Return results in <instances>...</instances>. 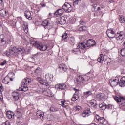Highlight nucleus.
I'll list each match as a JSON object with an SVG mask.
<instances>
[{
    "label": "nucleus",
    "mask_w": 125,
    "mask_h": 125,
    "mask_svg": "<svg viewBox=\"0 0 125 125\" xmlns=\"http://www.w3.org/2000/svg\"><path fill=\"white\" fill-rule=\"evenodd\" d=\"M31 44H32L33 46H35V47L38 48V49L41 51H45V50H46L48 47V46L43 45L40 43L39 42L35 40H32L31 41Z\"/></svg>",
    "instance_id": "1"
},
{
    "label": "nucleus",
    "mask_w": 125,
    "mask_h": 125,
    "mask_svg": "<svg viewBox=\"0 0 125 125\" xmlns=\"http://www.w3.org/2000/svg\"><path fill=\"white\" fill-rule=\"evenodd\" d=\"M9 51L11 55H13V54H15V53H18V54H22V53H24L25 49L23 47H21V48L13 47L11 48V49H10Z\"/></svg>",
    "instance_id": "2"
},
{
    "label": "nucleus",
    "mask_w": 125,
    "mask_h": 125,
    "mask_svg": "<svg viewBox=\"0 0 125 125\" xmlns=\"http://www.w3.org/2000/svg\"><path fill=\"white\" fill-rule=\"evenodd\" d=\"M14 77V73H9L3 79L2 83L6 84H8L9 82H12L13 81V78Z\"/></svg>",
    "instance_id": "3"
},
{
    "label": "nucleus",
    "mask_w": 125,
    "mask_h": 125,
    "mask_svg": "<svg viewBox=\"0 0 125 125\" xmlns=\"http://www.w3.org/2000/svg\"><path fill=\"white\" fill-rule=\"evenodd\" d=\"M7 42H11V40H6V37L4 36L3 35H0V45L1 46H4V47H6V43H7Z\"/></svg>",
    "instance_id": "4"
},
{
    "label": "nucleus",
    "mask_w": 125,
    "mask_h": 125,
    "mask_svg": "<svg viewBox=\"0 0 125 125\" xmlns=\"http://www.w3.org/2000/svg\"><path fill=\"white\" fill-rule=\"evenodd\" d=\"M125 33L124 31H118L115 34V38L118 42H121L125 39Z\"/></svg>",
    "instance_id": "5"
},
{
    "label": "nucleus",
    "mask_w": 125,
    "mask_h": 125,
    "mask_svg": "<svg viewBox=\"0 0 125 125\" xmlns=\"http://www.w3.org/2000/svg\"><path fill=\"white\" fill-rule=\"evenodd\" d=\"M62 9L65 12H71L72 11V6L70 3L68 2H65L62 6Z\"/></svg>",
    "instance_id": "6"
},
{
    "label": "nucleus",
    "mask_w": 125,
    "mask_h": 125,
    "mask_svg": "<svg viewBox=\"0 0 125 125\" xmlns=\"http://www.w3.org/2000/svg\"><path fill=\"white\" fill-rule=\"evenodd\" d=\"M106 34L109 39H113L115 38V36L116 35L115 31H114V29L113 28L108 29L106 32Z\"/></svg>",
    "instance_id": "7"
},
{
    "label": "nucleus",
    "mask_w": 125,
    "mask_h": 125,
    "mask_svg": "<svg viewBox=\"0 0 125 125\" xmlns=\"http://www.w3.org/2000/svg\"><path fill=\"white\" fill-rule=\"evenodd\" d=\"M74 90H75V92L71 99L72 101H76V100H78L80 97V95H79V91H80V90L74 88Z\"/></svg>",
    "instance_id": "8"
},
{
    "label": "nucleus",
    "mask_w": 125,
    "mask_h": 125,
    "mask_svg": "<svg viewBox=\"0 0 125 125\" xmlns=\"http://www.w3.org/2000/svg\"><path fill=\"white\" fill-rule=\"evenodd\" d=\"M42 26H43V27H44V28L47 27L48 29H51V28H52V24L50 23V22H49V21H48V20H46L42 22Z\"/></svg>",
    "instance_id": "9"
},
{
    "label": "nucleus",
    "mask_w": 125,
    "mask_h": 125,
    "mask_svg": "<svg viewBox=\"0 0 125 125\" xmlns=\"http://www.w3.org/2000/svg\"><path fill=\"white\" fill-rule=\"evenodd\" d=\"M86 47H90V46H93V45H95L96 42L93 39H89L85 43Z\"/></svg>",
    "instance_id": "10"
},
{
    "label": "nucleus",
    "mask_w": 125,
    "mask_h": 125,
    "mask_svg": "<svg viewBox=\"0 0 125 125\" xmlns=\"http://www.w3.org/2000/svg\"><path fill=\"white\" fill-rule=\"evenodd\" d=\"M109 83H110L111 86L112 87L113 86H117V85L119 84V77H116L113 80L110 81Z\"/></svg>",
    "instance_id": "11"
},
{
    "label": "nucleus",
    "mask_w": 125,
    "mask_h": 125,
    "mask_svg": "<svg viewBox=\"0 0 125 125\" xmlns=\"http://www.w3.org/2000/svg\"><path fill=\"white\" fill-rule=\"evenodd\" d=\"M66 84L64 83L62 84H57L55 86L56 89H60L61 90H65L66 89Z\"/></svg>",
    "instance_id": "12"
},
{
    "label": "nucleus",
    "mask_w": 125,
    "mask_h": 125,
    "mask_svg": "<svg viewBox=\"0 0 125 125\" xmlns=\"http://www.w3.org/2000/svg\"><path fill=\"white\" fill-rule=\"evenodd\" d=\"M91 115H92V112L89 109H86L82 113V117L86 118V117H89V116Z\"/></svg>",
    "instance_id": "13"
},
{
    "label": "nucleus",
    "mask_w": 125,
    "mask_h": 125,
    "mask_svg": "<svg viewBox=\"0 0 125 125\" xmlns=\"http://www.w3.org/2000/svg\"><path fill=\"white\" fill-rule=\"evenodd\" d=\"M58 22L59 24H60V25H65V24H66V22H67V21L65 17L62 16L58 19Z\"/></svg>",
    "instance_id": "14"
},
{
    "label": "nucleus",
    "mask_w": 125,
    "mask_h": 125,
    "mask_svg": "<svg viewBox=\"0 0 125 125\" xmlns=\"http://www.w3.org/2000/svg\"><path fill=\"white\" fill-rule=\"evenodd\" d=\"M59 69L61 73H65V72L68 70V67L65 64L62 63L59 66Z\"/></svg>",
    "instance_id": "15"
},
{
    "label": "nucleus",
    "mask_w": 125,
    "mask_h": 125,
    "mask_svg": "<svg viewBox=\"0 0 125 125\" xmlns=\"http://www.w3.org/2000/svg\"><path fill=\"white\" fill-rule=\"evenodd\" d=\"M36 116L38 119H40V120H43V117H44V113L43 111L38 110L36 112Z\"/></svg>",
    "instance_id": "16"
},
{
    "label": "nucleus",
    "mask_w": 125,
    "mask_h": 125,
    "mask_svg": "<svg viewBox=\"0 0 125 125\" xmlns=\"http://www.w3.org/2000/svg\"><path fill=\"white\" fill-rule=\"evenodd\" d=\"M19 90H18V91H15L13 92L12 93V95L13 97V99L15 101H17V100H18V99H19V95H20V94H19Z\"/></svg>",
    "instance_id": "17"
},
{
    "label": "nucleus",
    "mask_w": 125,
    "mask_h": 125,
    "mask_svg": "<svg viewBox=\"0 0 125 125\" xmlns=\"http://www.w3.org/2000/svg\"><path fill=\"white\" fill-rule=\"evenodd\" d=\"M43 93L44 95L48 96V97H52L54 95L53 93H52V91L49 89L46 91H43Z\"/></svg>",
    "instance_id": "18"
},
{
    "label": "nucleus",
    "mask_w": 125,
    "mask_h": 125,
    "mask_svg": "<svg viewBox=\"0 0 125 125\" xmlns=\"http://www.w3.org/2000/svg\"><path fill=\"white\" fill-rule=\"evenodd\" d=\"M118 84L121 87H124L125 86V76H123L120 81L119 80Z\"/></svg>",
    "instance_id": "19"
},
{
    "label": "nucleus",
    "mask_w": 125,
    "mask_h": 125,
    "mask_svg": "<svg viewBox=\"0 0 125 125\" xmlns=\"http://www.w3.org/2000/svg\"><path fill=\"white\" fill-rule=\"evenodd\" d=\"M24 16L28 20H32L33 17H32V14H31V12L30 11H25L24 12Z\"/></svg>",
    "instance_id": "20"
},
{
    "label": "nucleus",
    "mask_w": 125,
    "mask_h": 125,
    "mask_svg": "<svg viewBox=\"0 0 125 125\" xmlns=\"http://www.w3.org/2000/svg\"><path fill=\"white\" fill-rule=\"evenodd\" d=\"M83 75H79L76 76L75 82L78 84L83 83Z\"/></svg>",
    "instance_id": "21"
},
{
    "label": "nucleus",
    "mask_w": 125,
    "mask_h": 125,
    "mask_svg": "<svg viewBox=\"0 0 125 125\" xmlns=\"http://www.w3.org/2000/svg\"><path fill=\"white\" fill-rule=\"evenodd\" d=\"M63 13H64V10L63 9H60L55 12L54 15L58 17L61 16V15H63Z\"/></svg>",
    "instance_id": "22"
},
{
    "label": "nucleus",
    "mask_w": 125,
    "mask_h": 125,
    "mask_svg": "<svg viewBox=\"0 0 125 125\" xmlns=\"http://www.w3.org/2000/svg\"><path fill=\"white\" fill-rule=\"evenodd\" d=\"M90 104L92 109H96L97 108V103L95 100H92L90 101Z\"/></svg>",
    "instance_id": "23"
},
{
    "label": "nucleus",
    "mask_w": 125,
    "mask_h": 125,
    "mask_svg": "<svg viewBox=\"0 0 125 125\" xmlns=\"http://www.w3.org/2000/svg\"><path fill=\"white\" fill-rule=\"evenodd\" d=\"M96 98L98 100H104V99L106 98V96L105 95V94L101 93L98 94L96 96Z\"/></svg>",
    "instance_id": "24"
},
{
    "label": "nucleus",
    "mask_w": 125,
    "mask_h": 125,
    "mask_svg": "<svg viewBox=\"0 0 125 125\" xmlns=\"http://www.w3.org/2000/svg\"><path fill=\"white\" fill-rule=\"evenodd\" d=\"M53 75L50 73L46 74L45 76L46 80L47 81V82H52V80H53Z\"/></svg>",
    "instance_id": "25"
},
{
    "label": "nucleus",
    "mask_w": 125,
    "mask_h": 125,
    "mask_svg": "<svg viewBox=\"0 0 125 125\" xmlns=\"http://www.w3.org/2000/svg\"><path fill=\"white\" fill-rule=\"evenodd\" d=\"M31 83V79L28 78L22 80V85H28Z\"/></svg>",
    "instance_id": "26"
},
{
    "label": "nucleus",
    "mask_w": 125,
    "mask_h": 125,
    "mask_svg": "<svg viewBox=\"0 0 125 125\" xmlns=\"http://www.w3.org/2000/svg\"><path fill=\"white\" fill-rule=\"evenodd\" d=\"M6 116L8 119H14V112L8 111L6 113Z\"/></svg>",
    "instance_id": "27"
},
{
    "label": "nucleus",
    "mask_w": 125,
    "mask_h": 125,
    "mask_svg": "<svg viewBox=\"0 0 125 125\" xmlns=\"http://www.w3.org/2000/svg\"><path fill=\"white\" fill-rule=\"evenodd\" d=\"M68 42L70 43L72 45H74L75 44V42H76V40H75V37H71L68 38L67 40Z\"/></svg>",
    "instance_id": "28"
},
{
    "label": "nucleus",
    "mask_w": 125,
    "mask_h": 125,
    "mask_svg": "<svg viewBox=\"0 0 125 125\" xmlns=\"http://www.w3.org/2000/svg\"><path fill=\"white\" fill-rule=\"evenodd\" d=\"M29 89L28 88V86L27 85H24L22 86L21 88H19V91H24L26 92L28 91Z\"/></svg>",
    "instance_id": "29"
},
{
    "label": "nucleus",
    "mask_w": 125,
    "mask_h": 125,
    "mask_svg": "<svg viewBox=\"0 0 125 125\" xmlns=\"http://www.w3.org/2000/svg\"><path fill=\"white\" fill-rule=\"evenodd\" d=\"M77 47L80 49H85L86 48V45L84 43H80Z\"/></svg>",
    "instance_id": "30"
},
{
    "label": "nucleus",
    "mask_w": 125,
    "mask_h": 125,
    "mask_svg": "<svg viewBox=\"0 0 125 125\" xmlns=\"http://www.w3.org/2000/svg\"><path fill=\"white\" fill-rule=\"evenodd\" d=\"M99 107L103 111H105L106 110V104L105 103H102L99 105Z\"/></svg>",
    "instance_id": "31"
},
{
    "label": "nucleus",
    "mask_w": 125,
    "mask_h": 125,
    "mask_svg": "<svg viewBox=\"0 0 125 125\" xmlns=\"http://www.w3.org/2000/svg\"><path fill=\"white\" fill-rule=\"evenodd\" d=\"M119 20L121 24L125 23V16H124L123 15H119Z\"/></svg>",
    "instance_id": "32"
},
{
    "label": "nucleus",
    "mask_w": 125,
    "mask_h": 125,
    "mask_svg": "<svg viewBox=\"0 0 125 125\" xmlns=\"http://www.w3.org/2000/svg\"><path fill=\"white\" fill-rule=\"evenodd\" d=\"M98 62L99 63H103V61H104V55L100 54L99 57L97 59Z\"/></svg>",
    "instance_id": "33"
},
{
    "label": "nucleus",
    "mask_w": 125,
    "mask_h": 125,
    "mask_svg": "<svg viewBox=\"0 0 125 125\" xmlns=\"http://www.w3.org/2000/svg\"><path fill=\"white\" fill-rule=\"evenodd\" d=\"M125 97L123 96H119V97H115L114 98V100L117 102H122V100H125Z\"/></svg>",
    "instance_id": "34"
},
{
    "label": "nucleus",
    "mask_w": 125,
    "mask_h": 125,
    "mask_svg": "<svg viewBox=\"0 0 125 125\" xmlns=\"http://www.w3.org/2000/svg\"><path fill=\"white\" fill-rule=\"evenodd\" d=\"M23 30L25 34H28L29 32V26H28V23H25L23 24Z\"/></svg>",
    "instance_id": "35"
},
{
    "label": "nucleus",
    "mask_w": 125,
    "mask_h": 125,
    "mask_svg": "<svg viewBox=\"0 0 125 125\" xmlns=\"http://www.w3.org/2000/svg\"><path fill=\"white\" fill-rule=\"evenodd\" d=\"M72 52L74 53V54H80L81 53V50L77 47V48H75L72 50Z\"/></svg>",
    "instance_id": "36"
},
{
    "label": "nucleus",
    "mask_w": 125,
    "mask_h": 125,
    "mask_svg": "<svg viewBox=\"0 0 125 125\" xmlns=\"http://www.w3.org/2000/svg\"><path fill=\"white\" fill-rule=\"evenodd\" d=\"M82 79L83 81H84L85 82H88V81H89L90 77L87 75H82Z\"/></svg>",
    "instance_id": "37"
},
{
    "label": "nucleus",
    "mask_w": 125,
    "mask_h": 125,
    "mask_svg": "<svg viewBox=\"0 0 125 125\" xmlns=\"http://www.w3.org/2000/svg\"><path fill=\"white\" fill-rule=\"evenodd\" d=\"M16 115L18 120H20L22 118V114L20 111H17Z\"/></svg>",
    "instance_id": "38"
},
{
    "label": "nucleus",
    "mask_w": 125,
    "mask_h": 125,
    "mask_svg": "<svg viewBox=\"0 0 125 125\" xmlns=\"http://www.w3.org/2000/svg\"><path fill=\"white\" fill-rule=\"evenodd\" d=\"M7 12H6V11L4 10H1L0 11V15H1L2 16H3V17H4V16H6V15H7Z\"/></svg>",
    "instance_id": "39"
},
{
    "label": "nucleus",
    "mask_w": 125,
    "mask_h": 125,
    "mask_svg": "<svg viewBox=\"0 0 125 125\" xmlns=\"http://www.w3.org/2000/svg\"><path fill=\"white\" fill-rule=\"evenodd\" d=\"M50 111L53 112H58V108L57 107L52 106L50 108Z\"/></svg>",
    "instance_id": "40"
},
{
    "label": "nucleus",
    "mask_w": 125,
    "mask_h": 125,
    "mask_svg": "<svg viewBox=\"0 0 125 125\" xmlns=\"http://www.w3.org/2000/svg\"><path fill=\"white\" fill-rule=\"evenodd\" d=\"M120 54L123 57H125V48H122L120 51Z\"/></svg>",
    "instance_id": "41"
},
{
    "label": "nucleus",
    "mask_w": 125,
    "mask_h": 125,
    "mask_svg": "<svg viewBox=\"0 0 125 125\" xmlns=\"http://www.w3.org/2000/svg\"><path fill=\"white\" fill-rule=\"evenodd\" d=\"M84 94L86 96H90V95H91V94H92V91L89 90L88 91L84 92Z\"/></svg>",
    "instance_id": "42"
},
{
    "label": "nucleus",
    "mask_w": 125,
    "mask_h": 125,
    "mask_svg": "<svg viewBox=\"0 0 125 125\" xmlns=\"http://www.w3.org/2000/svg\"><path fill=\"white\" fill-rule=\"evenodd\" d=\"M38 82L40 83V84L41 85H43V83H44V82H43V80H42V79L40 77H39L38 78Z\"/></svg>",
    "instance_id": "43"
},
{
    "label": "nucleus",
    "mask_w": 125,
    "mask_h": 125,
    "mask_svg": "<svg viewBox=\"0 0 125 125\" xmlns=\"http://www.w3.org/2000/svg\"><path fill=\"white\" fill-rule=\"evenodd\" d=\"M62 40H67V38H68V34L67 33L65 32L63 33L62 36Z\"/></svg>",
    "instance_id": "44"
},
{
    "label": "nucleus",
    "mask_w": 125,
    "mask_h": 125,
    "mask_svg": "<svg viewBox=\"0 0 125 125\" xmlns=\"http://www.w3.org/2000/svg\"><path fill=\"white\" fill-rule=\"evenodd\" d=\"M74 110L77 112H79L80 110H82V107L79 105H76L75 107H74Z\"/></svg>",
    "instance_id": "45"
},
{
    "label": "nucleus",
    "mask_w": 125,
    "mask_h": 125,
    "mask_svg": "<svg viewBox=\"0 0 125 125\" xmlns=\"http://www.w3.org/2000/svg\"><path fill=\"white\" fill-rule=\"evenodd\" d=\"M105 107L106 109H107L108 110H112V109H113V106L111 104L106 105Z\"/></svg>",
    "instance_id": "46"
},
{
    "label": "nucleus",
    "mask_w": 125,
    "mask_h": 125,
    "mask_svg": "<svg viewBox=\"0 0 125 125\" xmlns=\"http://www.w3.org/2000/svg\"><path fill=\"white\" fill-rule=\"evenodd\" d=\"M82 1V0H74V1L73 2V5H77L79 2H81Z\"/></svg>",
    "instance_id": "47"
},
{
    "label": "nucleus",
    "mask_w": 125,
    "mask_h": 125,
    "mask_svg": "<svg viewBox=\"0 0 125 125\" xmlns=\"http://www.w3.org/2000/svg\"><path fill=\"white\" fill-rule=\"evenodd\" d=\"M6 63H7V61H6V60H4V61H3V62H1L0 65L1 66H4V65L6 64Z\"/></svg>",
    "instance_id": "48"
},
{
    "label": "nucleus",
    "mask_w": 125,
    "mask_h": 125,
    "mask_svg": "<svg viewBox=\"0 0 125 125\" xmlns=\"http://www.w3.org/2000/svg\"><path fill=\"white\" fill-rule=\"evenodd\" d=\"M65 102H66V100H63L61 101V103H62V107H65Z\"/></svg>",
    "instance_id": "49"
},
{
    "label": "nucleus",
    "mask_w": 125,
    "mask_h": 125,
    "mask_svg": "<svg viewBox=\"0 0 125 125\" xmlns=\"http://www.w3.org/2000/svg\"><path fill=\"white\" fill-rule=\"evenodd\" d=\"M4 90L3 86H2V84H0V92H2Z\"/></svg>",
    "instance_id": "50"
},
{
    "label": "nucleus",
    "mask_w": 125,
    "mask_h": 125,
    "mask_svg": "<svg viewBox=\"0 0 125 125\" xmlns=\"http://www.w3.org/2000/svg\"><path fill=\"white\" fill-rule=\"evenodd\" d=\"M80 25H84V24H85V22H84V21H83V20H81L80 21Z\"/></svg>",
    "instance_id": "51"
},
{
    "label": "nucleus",
    "mask_w": 125,
    "mask_h": 125,
    "mask_svg": "<svg viewBox=\"0 0 125 125\" xmlns=\"http://www.w3.org/2000/svg\"><path fill=\"white\" fill-rule=\"evenodd\" d=\"M43 85H45V86H47V87L49 86V84L47 82H44V83H43Z\"/></svg>",
    "instance_id": "52"
},
{
    "label": "nucleus",
    "mask_w": 125,
    "mask_h": 125,
    "mask_svg": "<svg viewBox=\"0 0 125 125\" xmlns=\"http://www.w3.org/2000/svg\"><path fill=\"white\" fill-rule=\"evenodd\" d=\"M2 125H10V123L6 121L5 122L3 123Z\"/></svg>",
    "instance_id": "53"
},
{
    "label": "nucleus",
    "mask_w": 125,
    "mask_h": 125,
    "mask_svg": "<svg viewBox=\"0 0 125 125\" xmlns=\"http://www.w3.org/2000/svg\"><path fill=\"white\" fill-rule=\"evenodd\" d=\"M5 55L7 56V57H9L11 54H10V52H6Z\"/></svg>",
    "instance_id": "54"
},
{
    "label": "nucleus",
    "mask_w": 125,
    "mask_h": 125,
    "mask_svg": "<svg viewBox=\"0 0 125 125\" xmlns=\"http://www.w3.org/2000/svg\"><path fill=\"white\" fill-rule=\"evenodd\" d=\"M47 53L49 55H51V54H52V50L50 49L48 51Z\"/></svg>",
    "instance_id": "55"
},
{
    "label": "nucleus",
    "mask_w": 125,
    "mask_h": 125,
    "mask_svg": "<svg viewBox=\"0 0 125 125\" xmlns=\"http://www.w3.org/2000/svg\"><path fill=\"white\" fill-rule=\"evenodd\" d=\"M81 28L83 31H85L86 30V27H85V26H81Z\"/></svg>",
    "instance_id": "56"
},
{
    "label": "nucleus",
    "mask_w": 125,
    "mask_h": 125,
    "mask_svg": "<svg viewBox=\"0 0 125 125\" xmlns=\"http://www.w3.org/2000/svg\"><path fill=\"white\" fill-rule=\"evenodd\" d=\"M31 58L32 59H35V58H37V54H35V55L32 56Z\"/></svg>",
    "instance_id": "57"
},
{
    "label": "nucleus",
    "mask_w": 125,
    "mask_h": 125,
    "mask_svg": "<svg viewBox=\"0 0 125 125\" xmlns=\"http://www.w3.org/2000/svg\"><path fill=\"white\" fill-rule=\"evenodd\" d=\"M3 99V96H2V93H0V99Z\"/></svg>",
    "instance_id": "58"
},
{
    "label": "nucleus",
    "mask_w": 125,
    "mask_h": 125,
    "mask_svg": "<svg viewBox=\"0 0 125 125\" xmlns=\"http://www.w3.org/2000/svg\"><path fill=\"white\" fill-rule=\"evenodd\" d=\"M75 21L74 20H71L70 21L71 24H75Z\"/></svg>",
    "instance_id": "59"
},
{
    "label": "nucleus",
    "mask_w": 125,
    "mask_h": 125,
    "mask_svg": "<svg viewBox=\"0 0 125 125\" xmlns=\"http://www.w3.org/2000/svg\"><path fill=\"white\" fill-rule=\"evenodd\" d=\"M0 4H1L2 6H3V0H0Z\"/></svg>",
    "instance_id": "60"
},
{
    "label": "nucleus",
    "mask_w": 125,
    "mask_h": 125,
    "mask_svg": "<svg viewBox=\"0 0 125 125\" xmlns=\"http://www.w3.org/2000/svg\"><path fill=\"white\" fill-rule=\"evenodd\" d=\"M46 6V4L45 3H43L41 4V6L42 7H45Z\"/></svg>",
    "instance_id": "61"
},
{
    "label": "nucleus",
    "mask_w": 125,
    "mask_h": 125,
    "mask_svg": "<svg viewBox=\"0 0 125 125\" xmlns=\"http://www.w3.org/2000/svg\"><path fill=\"white\" fill-rule=\"evenodd\" d=\"M79 31H80V32H83V28H82V27H80L79 28Z\"/></svg>",
    "instance_id": "62"
},
{
    "label": "nucleus",
    "mask_w": 125,
    "mask_h": 125,
    "mask_svg": "<svg viewBox=\"0 0 125 125\" xmlns=\"http://www.w3.org/2000/svg\"><path fill=\"white\" fill-rule=\"evenodd\" d=\"M40 70V67H38L35 71V73H38L37 71H39Z\"/></svg>",
    "instance_id": "63"
},
{
    "label": "nucleus",
    "mask_w": 125,
    "mask_h": 125,
    "mask_svg": "<svg viewBox=\"0 0 125 125\" xmlns=\"http://www.w3.org/2000/svg\"><path fill=\"white\" fill-rule=\"evenodd\" d=\"M2 28V26L1 25V22L0 21V29H1Z\"/></svg>",
    "instance_id": "64"
}]
</instances>
